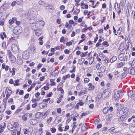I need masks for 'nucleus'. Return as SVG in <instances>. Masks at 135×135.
<instances>
[{"label": "nucleus", "mask_w": 135, "mask_h": 135, "mask_svg": "<svg viewBox=\"0 0 135 135\" xmlns=\"http://www.w3.org/2000/svg\"><path fill=\"white\" fill-rule=\"evenodd\" d=\"M126 109H124L122 107H118V108L117 115L118 117H120L123 115L126 114V112L124 111Z\"/></svg>", "instance_id": "nucleus-1"}, {"label": "nucleus", "mask_w": 135, "mask_h": 135, "mask_svg": "<svg viewBox=\"0 0 135 135\" xmlns=\"http://www.w3.org/2000/svg\"><path fill=\"white\" fill-rule=\"evenodd\" d=\"M44 22L42 20L37 21L35 24V27L37 30L42 29L44 26Z\"/></svg>", "instance_id": "nucleus-2"}, {"label": "nucleus", "mask_w": 135, "mask_h": 135, "mask_svg": "<svg viewBox=\"0 0 135 135\" xmlns=\"http://www.w3.org/2000/svg\"><path fill=\"white\" fill-rule=\"evenodd\" d=\"M13 32L16 35L19 34L21 33L22 31V28L21 27L18 26L14 28L13 30Z\"/></svg>", "instance_id": "nucleus-3"}, {"label": "nucleus", "mask_w": 135, "mask_h": 135, "mask_svg": "<svg viewBox=\"0 0 135 135\" xmlns=\"http://www.w3.org/2000/svg\"><path fill=\"white\" fill-rule=\"evenodd\" d=\"M113 97L115 100L117 101L119 100L120 97V95L119 94V91L115 89L113 91Z\"/></svg>", "instance_id": "nucleus-4"}, {"label": "nucleus", "mask_w": 135, "mask_h": 135, "mask_svg": "<svg viewBox=\"0 0 135 135\" xmlns=\"http://www.w3.org/2000/svg\"><path fill=\"white\" fill-rule=\"evenodd\" d=\"M118 58L120 60L126 61L127 60V56L125 54L121 53L119 55Z\"/></svg>", "instance_id": "nucleus-5"}, {"label": "nucleus", "mask_w": 135, "mask_h": 135, "mask_svg": "<svg viewBox=\"0 0 135 135\" xmlns=\"http://www.w3.org/2000/svg\"><path fill=\"white\" fill-rule=\"evenodd\" d=\"M110 92V90L109 89H105L103 92L102 94V97L104 98H106L108 96Z\"/></svg>", "instance_id": "nucleus-6"}, {"label": "nucleus", "mask_w": 135, "mask_h": 135, "mask_svg": "<svg viewBox=\"0 0 135 135\" xmlns=\"http://www.w3.org/2000/svg\"><path fill=\"white\" fill-rule=\"evenodd\" d=\"M11 48L12 51L15 53L18 51L19 49L17 45L15 44H13L11 46Z\"/></svg>", "instance_id": "nucleus-7"}, {"label": "nucleus", "mask_w": 135, "mask_h": 135, "mask_svg": "<svg viewBox=\"0 0 135 135\" xmlns=\"http://www.w3.org/2000/svg\"><path fill=\"white\" fill-rule=\"evenodd\" d=\"M128 96L133 99L135 100V92L133 90L130 91L128 93Z\"/></svg>", "instance_id": "nucleus-8"}, {"label": "nucleus", "mask_w": 135, "mask_h": 135, "mask_svg": "<svg viewBox=\"0 0 135 135\" xmlns=\"http://www.w3.org/2000/svg\"><path fill=\"white\" fill-rule=\"evenodd\" d=\"M100 57H101L102 60L105 61V63H108V59L104 55L101 54L100 55Z\"/></svg>", "instance_id": "nucleus-9"}, {"label": "nucleus", "mask_w": 135, "mask_h": 135, "mask_svg": "<svg viewBox=\"0 0 135 135\" xmlns=\"http://www.w3.org/2000/svg\"><path fill=\"white\" fill-rule=\"evenodd\" d=\"M129 128L132 132H135V124L130 123L129 125Z\"/></svg>", "instance_id": "nucleus-10"}, {"label": "nucleus", "mask_w": 135, "mask_h": 135, "mask_svg": "<svg viewBox=\"0 0 135 135\" xmlns=\"http://www.w3.org/2000/svg\"><path fill=\"white\" fill-rule=\"evenodd\" d=\"M128 71L132 75H135V70L132 67L128 68Z\"/></svg>", "instance_id": "nucleus-11"}, {"label": "nucleus", "mask_w": 135, "mask_h": 135, "mask_svg": "<svg viewBox=\"0 0 135 135\" xmlns=\"http://www.w3.org/2000/svg\"><path fill=\"white\" fill-rule=\"evenodd\" d=\"M81 6V8L82 9H88V6L87 4L84 3L83 1H82L80 4Z\"/></svg>", "instance_id": "nucleus-12"}, {"label": "nucleus", "mask_w": 135, "mask_h": 135, "mask_svg": "<svg viewBox=\"0 0 135 135\" xmlns=\"http://www.w3.org/2000/svg\"><path fill=\"white\" fill-rule=\"evenodd\" d=\"M113 116V115L112 114L110 113L108 114V117L107 118L106 121H107V124L109 123L111 121L112 118Z\"/></svg>", "instance_id": "nucleus-13"}, {"label": "nucleus", "mask_w": 135, "mask_h": 135, "mask_svg": "<svg viewBox=\"0 0 135 135\" xmlns=\"http://www.w3.org/2000/svg\"><path fill=\"white\" fill-rule=\"evenodd\" d=\"M37 120L34 119H32L30 120V123L32 125H35L37 123Z\"/></svg>", "instance_id": "nucleus-14"}, {"label": "nucleus", "mask_w": 135, "mask_h": 135, "mask_svg": "<svg viewBox=\"0 0 135 135\" xmlns=\"http://www.w3.org/2000/svg\"><path fill=\"white\" fill-rule=\"evenodd\" d=\"M36 18L35 17H31L29 20V22L30 24H33L36 21Z\"/></svg>", "instance_id": "nucleus-15"}, {"label": "nucleus", "mask_w": 135, "mask_h": 135, "mask_svg": "<svg viewBox=\"0 0 135 135\" xmlns=\"http://www.w3.org/2000/svg\"><path fill=\"white\" fill-rule=\"evenodd\" d=\"M88 89L89 90H93L94 89V86L92 85V83H90L88 84Z\"/></svg>", "instance_id": "nucleus-16"}, {"label": "nucleus", "mask_w": 135, "mask_h": 135, "mask_svg": "<svg viewBox=\"0 0 135 135\" xmlns=\"http://www.w3.org/2000/svg\"><path fill=\"white\" fill-rule=\"evenodd\" d=\"M126 117V114L123 115L122 116H120V118L118 119V120L120 122H122L123 121Z\"/></svg>", "instance_id": "nucleus-17"}, {"label": "nucleus", "mask_w": 135, "mask_h": 135, "mask_svg": "<svg viewBox=\"0 0 135 135\" xmlns=\"http://www.w3.org/2000/svg\"><path fill=\"white\" fill-rule=\"evenodd\" d=\"M10 59L13 63L15 62L16 60L15 57L13 55H11L10 56Z\"/></svg>", "instance_id": "nucleus-18"}, {"label": "nucleus", "mask_w": 135, "mask_h": 135, "mask_svg": "<svg viewBox=\"0 0 135 135\" xmlns=\"http://www.w3.org/2000/svg\"><path fill=\"white\" fill-rule=\"evenodd\" d=\"M6 94L10 96L12 93V91L9 88H6L5 92Z\"/></svg>", "instance_id": "nucleus-19"}, {"label": "nucleus", "mask_w": 135, "mask_h": 135, "mask_svg": "<svg viewBox=\"0 0 135 135\" xmlns=\"http://www.w3.org/2000/svg\"><path fill=\"white\" fill-rule=\"evenodd\" d=\"M9 70L10 72L12 73V76H13L15 75L16 69L15 68H13L11 70V69L9 68Z\"/></svg>", "instance_id": "nucleus-20"}, {"label": "nucleus", "mask_w": 135, "mask_h": 135, "mask_svg": "<svg viewBox=\"0 0 135 135\" xmlns=\"http://www.w3.org/2000/svg\"><path fill=\"white\" fill-rule=\"evenodd\" d=\"M86 89H85L83 90H81L78 93V94L79 96L81 94H84L86 93Z\"/></svg>", "instance_id": "nucleus-21"}, {"label": "nucleus", "mask_w": 135, "mask_h": 135, "mask_svg": "<svg viewBox=\"0 0 135 135\" xmlns=\"http://www.w3.org/2000/svg\"><path fill=\"white\" fill-rule=\"evenodd\" d=\"M44 36H42L41 37L39 38H38V40L39 41V44L40 45H42L43 44V41L42 40V39L44 38Z\"/></svg>", "instance_id": "nucleus-22"}, {"label": "nucleus", "mask_w": 135, "mask_h": 135, "mask_svg": "<svg viewBox=\"0 0 135 135\" xmlns=\"http://www.w3.org/2000/svg\"><path fill=\"white\" fill-rule=\"evenodd\" d=\"M29 55L28 54H25L24 53L22 54V57L23 59H26L29 58Z\"/></svg>", "instance_id": "nucleus-23"}, {"label": "nucleus", "mask_w": 135, "mask_h": 135, "mask_svg": "<svg viewBox=\"0 0 135 135\" xmlns=\"http://www.w3.org/2000/svg\"><path fill=\"white\" fill-rule=\"evenodd\" d=\"M47 7L48 8V10L50 12H51L54 10V8L52 5H49Z\"/></svg>", "instance_id": "nucleus-24"}, {"label": "nucleus", "mask_w": 135, "mask_h": 135, "mask_svg": "<svg viewBox=\"0 0 135 135\" xmlns=\"http://www.w3.org/2000/svg\"><path fill=\"white\" fill-rule=\"evenodd\" d=\"M35 33L36 35L37 36H40L41 33V32L37 30H36L35 31Z\"/></svg>", "instance_id": "nucleus-25"}, {"label": "nucleus", "mask_w": 135, "mask_h": 135, "mask_svg": "<svg viewBox=\"0 0 135 135\" xmlns=\"http://www.w3.org/2000/svg\"><path fill=\"white\" fill-rule=\"evenodd\" d=\"M105 67L104 66H102L100 67V70L103 73L105 72Z\"/></svg>", "instance_id": "nucleus-26"}, {"label": "nucleus", "mask_w": 135, "mask_h": 135, "mask_svg": "<svg viewBox=\"0 0 135 135\" xmlns=\"http://www.w3.org/2000/svg\"><path fill=\"white\" fill-rule=\"evenodd\" d=\"M115 128L114 127H112L108 129V131L112 133H113L116 132V131H114Z\"/></svg>", "instance_id": "nucleus-27"}, {"label": "nucleus", "mask_w": 135, "mask_h": 135, "mask_svg": "<svg viewBox=\"0 0 135 135\" xmlns=\"http://www.w3.org/2000/svg\"><path fill=\"white\" fill-rule=\"evenodd\" d=\"M89 62L90 65H91L92 64L94 61V57H91L89 59Z\"/></svg>", "instance_id": "nucleus-28"}, {"label": "nucleus", "mask_w": 135, "mask_h": 135, "mask_svg": "<svg viewBox=\"0 0 135 135\" xmlns=\"http://www.w3.org/2000/svg\"><path fill=\"white\" fill-rule=\"evenodd\" d=\"M117 59V58L115 56H113L112 58L110 59V62L111 63L113 62Z\"/></svg>", "instance_id": "nucleus-29"}, {"label": "nucleus", "mask_w": 135, "mask_h": 135, "mask_svg": "<svg viewBox=\"0 0 135 135\" xmlns=\"http://www.w3.org/2000/svg\"><path fill=\"white\" fill-rule=\"evenodd\" d=\"M41 114V113L40 112H38L36 113L35 114V118H38L40 117Z\"/></svg>", "instance_id": "nucleus-30"}, {"label": "nucleus", "mask_w": 135, "mask_h": 135, "mask_svg": "<svg viewBox=\"0 0 135 135\" xmlns=\"http://www.w3.org/2000/svg\"><path fill=\"white\" fill-rule=\"evenodd\" d=\"M6 104H3L0 107V108L2 109L3 111H4L6 108Z\"/></svg>", "instance_id": "nucleus-31"}, {"label": "nucleus", "mask_w": 135, "mask_h": 135, "mask_svg": "<svg viewBox=\"0 0 135 135\" xmlns=\"http://www.w3.org/2000/svg\"><path fill=\"white\" fill-rule=\"evenodd\" d=\"M124 65V64L122 62L119 63L117 65V68H120Z\"/></svg>", "instance_id": "nucleus-32"}, {"label": "nucleus", "mask_w": 135, "mask_h": 135, "mask_svg": "<svg viewBox=\"0 0 135 135\" xmlns=\"http://www.w3.org/2000/svg\"><path fill=\"white\" fill-rule=\"evenodd\" d=\"M16 2L17 5H20L22 4L23 1V0H17Z\"/></svg>", "instance_id": "nucleus-33"}, {"label": "nucleus", "mask_w": 135, "mask_h": 135, "mask_svg": "<svg viewBox=\"0 0 135 135\" xmlns=\"http://www.w3.org/2000/svg\"><path fill=\"white\" fill-rule=\"evenodd\" d=\"M1 47L2 48L5 49L6 46V42H3L2 44V46Z\"/></svg>", "instance_id": "nucleus-34"}, {"label": "nucleus", "mask_w": 135, "mask_h": 135, "mask_svg": "<svg viewBox=\"0 0 135 135\" xmlns=\"http://www.w3.org/2000/svg\"><path fill=\"white\" fill-rule=\"evenodd\" d=\"M108 108L105 107L103 109V113L104 114H106L108 112Z\"/></svg>", "instance_id": "nucleus-35"}, {"label": "nucleus", "mask_w": 135, "mask_h": 135, "mask_svg": "<svg viewBox=\"0 0 135 135\" xmlns=\"http://www.w3.org/2000/svg\"><path fill=\"white\" fill-rule=\"evenodd\" d=\"M49 85L48 83H47L46 86L44 87V88L45 90H47L49 89Z\"/></svg>", "instance_id": "nucleus-36"}, {"label": "nucleus", "mask_w": 135, "mask_h": 135, "mask_svg": "<svg viewBox=\"0 0 135 135\" xmlns=\"http://www.w3.org/2000/svg\"><path fill=\"white\" fill-rule=\"evenodd\" d=\"M122 28L120 27H119V28L117 31V33L118 34L120 35V34L121 32H122Z\"/></svg>", "instance_id": "nucleus-37"}, {"label": "nucleus", "mask_w": 135, "mask_h": 135, "mask_svg": "<svg viewBox=\"0 0 135 135\" xmlns=\"http://www.w3.org/2000/svg\"><path fill=\"white\" fill-rule=\"evenodd\" d=\"M81 88V85L80 83H78L77 84V85L76 87V89L79 90H80V88Z\"/></svg>", "instance_id": "nucleus-38"}, {"label": "nucleus", "mask_w": 135, "mask_h": 135, "mask_svg": "<svg viewBox=\"0 0 135 135\" xmlns=\"http://www.w3.org/2000/svg\"><path fill=\"white\" fill-rule=\"evenodd\" d=\"M3 6L5 9H7L9 7V4L8 3H4Z\"/></svg>", "instance_id": "nucleus-39"}, {"label": "nucleus", "mask_w": 135, "mask_h": 135, "mask_svg": "<svg viewBox=\"0 0 135 135\" xmlns=\"http://www.w3.org/2000/svg\"><path fill=\"white\" fill-rule=\"evenodd\" d=\"M102 45H104L105 47L108 46H109V44L108 42L106 41H104L102 43Z\"/></svg>", "instance_id": "nucleus-40"}, {"label": "nucleus", "mask_w": 135, "mask_h": 135, "mask_svg": "<svg viewBox=\"0 0 135 135\" xmlns=\"http://www.w3.org/2000/svg\"><path fill=\"white\" fill-rule=\"evenodd\" d=\"M45 4V2L42 0H40L38 2V4L41 5H43Z\"/></svg>", "instance_id": "nucleus-41"}, {"label": "nucleus", "mask_w": 135, "mask_h": 135, "mask_svg": "<svg viewBox=\"0 0 135 135\" xmlns=\"http://www.w3.org/2000/svg\"><path fill=\"white\" fill-rule=\"evenodd\" d=\"M131 16L133 19H135V12L133 11L132 12Z\"/></svg>", "instance_id": "nucleus-42"}, {"label": "nucleus", "mask_w": 135, "mask_h": 135, "mask_svg": "<svg viewBox=\"0 0 135 135\" xmlns=\"http://www.w3.org/2000/svg\"><path fill=\"white\" fill-rule=\"evenodd\" d=\"M70 77V74H68L66 75V76H63V79H64L66 80V79L69 78Z\"/></svg>", "instance_id": "nucleus-43"}, {"label": "nucleus", "mask_w": 135, "mask_h": 135, "mask_svg": "<svg viewBox=\"0 0 135 135\" xmlns=\"http://www.w3.org/2000/svg\"><path fill=\"white\" fill-rule=\"evenodd\" d=\"M68 28V31L69 32H70L73 30V28L71 26H69Z\"/></svg>", "instance_id": "nucleus-44"}, {"label": "nucleus", "mask_w": 135, "mask_h": 135, "mask_svg": "<svg viewBox=\"0 0 135 135\" xmlns=\"http://www.w3.org/2000/svg\"><path fill=\"white\" fill-rule=\"evenodd\" d=\"M65 40L64 37L63 36H62L61 37L60 40V42H62L64 41Z\"/></svg>", "instance_id": "nucleus-45"}, {"label": "nucleus", "mask_w": 135, "mask_h": 135, "mask_svg": "<svg viewBox=\"0 0 135 135\" xmlns=\"http://www.w3.org/2000/svg\"><path fill=\"white\" fill-rule=\"evenodd\" d=\"M83 102L81 101V100L79 102L77 103V105H79L80 106H82L83 105Z\"/></svg>", "instance_id": "nucleus-46"}, {"label": "nucleus", "mask_w": 135, "mask_h": 135, "mask_svg": "<svg viewBox=\"0 0 135 135\" xmlns=\"http://www.w3.org/2000/svg\"><path fill=\"white\" fill-rule=\"evenodd\" d=\"M50 81L51 82L50 85L51 86L55 85V84L54 82L52 81V80H50Z\"/></svg>", "instance_id": "nucleus-47"}, {"label": "nucleus", "mask_w": 135, "mask_h": 135, "mask_svg": "<svg viewBox=\"0 0 135 135\" xmlns=\"http://www.w3.org/2000/svg\"><path fill=\"white\" fill-rule=\"evenodd\" d=\"M52 119V117H50L47 120V122L49 123L51 121Z\"/></svg>", "instance_id": "nucleus-48"}, {"label": "nucleus", "mask_w": 135, "mask_h": 135, "mask_svg": "<svg viewBox=\"0 0 135 135\" xmlns=\"http://www.w3.org/2000/svg\"><path fill=\"white\" fill-rule=\"evenodd\" d=\"M75 80L77 82L80 81V78L79 77L78 75L77 76V77L76 78Z\"/></svg>", "instance_id": "nucleus-49"}, {"label": "nucleus", "mask_w": 135, "mask_h": 135, "mask_svg": "<svg viewBox=\"0 0 135 135\" xmlns=\"http://www.w3.org/2000/svg\"><path fill=\"white\" fill-rule=\"evenodd\" d=\"M79 61L80 62V64H82L83 63L84 61V58H82L79 59Z\"/></svg>", "instance_id": "nucleus-50"}, {"label": "nucleus", "mask_w": 135, "mask_h": 135, "mask_svg": "<svg viewBox=\"0 0 135 135\" xmlns=\"http://www.w3.org/2000/svg\"><path fill=\"white\" fill-rule=\"evenodd\" d=\"M108 129L106 127H104L103 129L102 130V131L103 133H104Z\"/></svg>", "instance_id": "nucleus-51"}, {"label": "nucleus", "mask_w": 135, "mask_h": 135, "mask_svg": "<svg viewBox=\"0 0 135 135\" xmlns=\"http://www.w3.org/2000/svg\"><path fill=\"white\" fill-rule=\"evenodd\" d=\"M52 92H49L48 94L47 95V97H50L51 96H52Z\"/></svg>", "instance_id": "nucleus-52"}, {"label": "nucleus", "mask_w": 135, "mask_h": 135, "mask_svg": "<svg viewBox=\"0 0 135 135\" xmlns=\"http://www.w3.org/2000/svg\"><path fill=\"white\" fill-rule=\"evenodd\" d=\"M84 81V83H88L89 81V79L88 78H85Z\"/></svg>", "instance_id": "nucleus-53"}, {"label": "nucleus", "mask_w": 135, "mask_h": 135, "mask_svg": "<svg viewBox=\"0 0 135 135\" xmlns=\"http://www.w3.org/2000/svg\"><path fill=\"white\" fill-rule=\"evenodd\" d=\"M50 98H48L47 99H44L43 100V102H47L49 101L50 100Z\"/></svg>", "instance_id": "nucleus-54"}, {"label": "nucleus", "mask_w": 135, "mask_h": 135, "mask_svg": "<svg viewBox=\"0 0 135 135\" xmlns=\"http://www.w3.org/2000/svg\"><path fill=\"white\" fill-rule=\"evenodd\" d=\"M49 113V111H47L44 114V118H45L47 116V115Z\"/></svg>", "instance_id": "nucleus-55"}, {"label": "nucleus", "mask_w": 135, "mask_h": 135, "mask_svg": "<svg viewBox=\"0 0 135 135\" xmlns=\"http://www.w3.org/2000/svg\"><path fill=\"white\" fill-rule=\"evenodd\" d=\"M28 129H25L24 130V133L25 134H27L28 132Z\"/></svg>", "instance_id": "nucleus-56"}, {"label": "nucleus", "mask_w": 135, "mask_h": 135, "mask_svg": "<svg viewBox=\"0 0 135 135\" xmlns=\"http://www.w3.org/2000/svg\"><path fill=\"white\" fill-rule=\"evenodd\" d=\"M50 130L53 133H54L56 131V129L55 128H51Z\"/></svg>", "instance_id": "nucleus-57"}, {"label": "nucleus", "mask_w": 135, "mask_h": 135, "mask_svg": "<svg viewBox=\"0 0 135 135\" xmlns=\"http://www.w3.org/2000/svg\"><path fill=\"white\" fill-rule=\"evenodd\" d=\"M66 45L68 46H69L72 45V42L71 41L68 42L66 43Z\"/></svg>", "instance_id": "nucleus-58"}, {"label": "nucleus", "mask_w": 135, "mask_h": 135, "mask_svg": "<svg viewBox=\"0 0 135 135\" xmlns=\"http://www.w3.org/2000/svg\"><path fill=\"white\" fill-rule=\"evenodd\" d=\"M57 111L58 113H60L61 111V109L60 108H58L57 109Z\"/></svg>", "instance_id": "nucleus-59"}, {"label": "nucleus", "mask_w": 135, "mask_h": 135, "mask_svg": "<svg viewBox=\"0 0 135 135\" xmlns=\"http://www.w3.org/2000/svg\"><path fill=\"white\" fill-rule=\"evenodd\" d=\"M16 4H17L16 2L15 1H13L11 4V6L12 7H13L15 6Z\"/></svg>", "instance_id": "nucleus-60"}, {"label": "nucleus", "mask_w": 135, "mask_h": 135, "mask_svg": "<svg viewBox=\"0 0 135 135\" xmlns=\"http://www.w3.org/2000/svg\"><path fill=\"white\" fill-rule=\"evenodd\" d=\"M65 53L66 54H69L70 53V51L68 49H65L64 50Z\"/></svg>", "instance_id": "nucleus-61"}, {"label": "nucleus", "mask_w": 135, "mask_h": 135, "mask_svg": "<svg viewBox=\"0 0 135 135\" xmlns=\"http://www.w3.org/2000/svg\"><path fill=\"white\" fill-rule=\"evenodd\" d=\"M9 127L11 128V129H13L15 127V128H16V126L14 127L13 125L12 124H10L9 125Z\"/></svg>", "instance_id": "nucleus-62"}, {"label": "nucleus", "mask_w": 135, "mask_h": 135, "mask_svg": "<svg viewBox=\"0 0 135 135\" xmlns=\"http://www.w3.org/2000/svg\"><path fill=\"white\" fill-rule=\"evenodd\" d=\"M37 103L36 102V103L32 104V107L33 108H35L37 106Z\"/></svg>", "instance_id": "nucleus-63"}, {"label": "nucleus", "mask_w": 135, "mask_h": 135, "mask_svg": "<svg viewBox=\"0 0 135 135\" xmlns=\"http://www.w3.org/2000/svg\"><path fill=\"white\" fill-rule=\"evenodd\" d=\"M32 101L33 103H36V101H38V100H37L36 99H32Z\"/></svg>", "instance_id": "nucleus-64"}]
</instances>
